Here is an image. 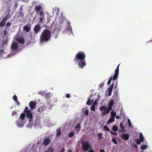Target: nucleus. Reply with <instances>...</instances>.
I'll list each match as a JSON object with an SVG mask.
<instances>
[{
  "instance_id": "obj_1",
  "label": "nucleus",
  "mask_w": 152,
  "mask_h": 152,
  "mask_svg": "<svg viewBox=\"0 0 152 152\" xmlns=\"http://www.w3.org/2000/svg\"><path fill=\"white\" fill-rule=\"evenodd\" d=\"M51 37V32L48 29L44 30L40 36V41L41 42L48 41Z\"/></svg>"
},
{
  "instance_id": "obj_2",
  "label": "nucleus",
  "mask_w": 152,
  "mask_h": 152,
  "mask_svg": "<svg viewBox=\"0 0 152 152\" xmlns=\"http://www.w3.org/2000/svg\"><path fill=\"white\" fill-rule=\"evenodd\" d=\"M120 64H119L117 68L115 69V74L113 75V76H111V78L109 79L107 83V84L108 85L110 84L111 83V80L114 81V82H115V81L116 80V83L115 85V88H116L118 84V80H117L118 78V76L119 75V66Z\"/></svg>"
},
{
  "instance_id": "obj_3",
  "label": "nucleus",
  "mask_w": 152,
  "mask_h": 152,
  "mask_svg": "<svg viewBox=\"0 0 152 152\" xmlns=\"http://www.w3.org/2000/svg\"><path fill=\"white\" fill-rule=\"evenodd\" d=\"M86 57V55L84 53L78 52L75 56L74 60L76 62H78L80 61L85 60Z\"/></svg>"
},
{
  "instance_id": "obj_4",
  "label": "nucleus",
  "mask_w": 152,
  "mask_h": 152,
  "mask_svg": "<svg viewBox=\"0 0 152 152\" xmlns=\"http://www.w3.org/2000/svg\"><path fill=\"white\" fill-rule=\"evenodd\" d=\"M28 107H25L24 110L23 111V112L25 113L26 117L27 118L29 119V121L31 122L33 120V115L31 109L28 110Z\"/></svg>"
},
{
  "instance_id": "obj_5",
  "label": "nucleus",
  "mask_w": 152,
  "mask_h": 152,
  "mask_svg": "<svg viewBox=\"0 0 152 152\" xmlns=\"http://www.w3.org/2000/svg\"><path fill=\"white\" fill-rule=\"evenodd\" d=\"M18 47V45L16 42L12 43L11 46V49L13 51H15L17 50Z\"/></svg>"
},
{
  "instance_id": "obj_6",
  "label": "nucleus",
  "mask_w": 152,
  "mask_h": 152,
  "mask_svg": "<svg viewBox=\"0 0 152 152\" xmlns=\"http://www.w3.org/2000/svg\"><path fill=\"white\" fill-rule=\"evenodd\" d=\"M82 146L83 150L85 151H87L90 146L88 142L86 141L82 142Z\"/></svg>"
},
{
  "instance_id": "obj_7",
  "label": "nucleus",
  "mask_w": 152,
  "mask_h": 152,
  "mask_svg": "<svg viewBox=\"0 0 152 152\" xmlns=\"http://www.w3.org/2000/svg\"><path fill=\"white\" fill-rule=\"evenodd\" d=\"M78 62H79L78 64V66L81 68H83L84 66L86 65V62L85 60L80 61Z\"/></svg>"
},
{
  "instance_id": "obj_8",
  "label": "nucleus",
  "mask_w": 152,
  "mask_h": 152,
  "mask_svg": "<svg viewBox=\"0 0 152 152\" xmlns=\"http://www.w3.org/2000/svg\"><path fill=\"white\" fill-rule=\"evenodd\" d=\"M29 105L31 109L34 110L36 106V102L31 101L29 102Z\"/></svg>"
},
{
  "instance_id": "obj_9",
  "label": "nucleus",
  "mask_w": 152,
  "mask_h": 152,
  "mask_svg": "<svg viewBox=\"0 0 152 152\" xmlns=\"http://www.w3.org/2000/svg\"><path fill=\"white\" fill-rule=\"evenodd\" d=\"M41 30V27L39 25H37L35 26L34 28V33L37 34Z\"/></svg>"
},
{
  "instance_id": "obj_10",
  "label": "nucleus",
  "mask_w": 152,
  "mask_h": 152,
  "mask_svg": "<svg viewBox=\"0 0 152 152\" xmlns=\"http://www.w3.org/2000/svg\"><path fill=\"white\" fill-rule=\"evenodd\" d=\"M114 104V100L111 99L109 102L108 104V107L110 109H112V108Z\"/></svg>"
},
{
  "instance_id": "obj_11",
  "label": "nucleus",
  "mask_w": 152,
  "mask_h": 152,
  "mask_svg": "<svg viewBox=\"0 0 152 152\" xmlns=\"http://www.w3.org/2000/svg\"><path fill=\"white\" fill-rule=\"evenodd\" d=\"M51 142V140L49 138H47L44 139L43 144L45 146H47Z\"/></svg>"
},
{
  "instance_id": "obj_12",
  "label": "nucleus",
  "mask_w": 152,
  "mask_h": 152,
  "mask_svg": "<svg viewBox=\"0 0 152 152\" xmlns=\"http://www.w3.org/2000/svg\"><path fill=\"white\" fill-rule=\"evenodd\" d=\"M16 40L17 42L21 44H24L25 42V41L23 38L17 37L16 38Z\"/></svg>"
},
{
  "instance_id": "obj_13",
  "label": "nucleus",
  "mask_w": 152,
  "mask_h": 152,
  "mask_svg": "<svg viewBox=\"0 0 152 152\" xmlns=\"http://www.w3.org/2000/svg\"><path fill=\"white\" fill-rule=\"evenodd\" d=\"M121 137L125 140H128L129 138V135L127 134H123L121 135Z\"/></svg>"
},
{
  "instance_id": "obj_14",
  "label": "nucleus",
  "mask_w": 152,
  "mask_h": 152,
  "mask_svg": "<svg viewBox=\"0 0 152 152\" xmlns=\"http://www.w3.org/2000/svg\"><path fill=\"white\" fill-rule=\"evenodd\" d=\"M42 7L41 5H36L35 6L34 9L36 12H38V11H40L41 10H42Z\"/></svg>"
},
{
  "instance_id": "obj_15",
  "label": "nucleus",
  "mask_w": 152,
  "mask_h": 152,
  "mask_svg": "<svg viewBox=\"0 0 152 152\" xmlns=\"http://www.w3.org/2000/svg\"><path fill=\"white\" fill-rule=\"evenodd\" d=\"M56 137L58 138L61 134V132L60 129H58L56 130Z\"/></svg>"
},
{
  "instance_id": "obj_16",
  "label": "nucleus",
  "mask_w": 152,
  "mask_h": 152,
  "mask_svg": "<svg viewBox=\"0 0 152 152\" xmlns=\"http://www.w3.org/2000/svg\"><path fill=\"white\" fill-rule=\"evenodd\" d=\"M118 92L117 91L115 92V96L113 97L115 99L116 98L117 99V101L118 102L119 101V99H118Z\"/></svg>"
},
{
  "instance_id": "obj_17",
  "label": "nucleus",
  "mask_w": 152,
  "mask_h": 152,
  "mask_svg": "<svg viewBox=\"0 0 152 152\" xmlns=\"http://www.w3.org/2000/svg\"><path fill=\"white\" fill-rule=\"evenodd\" d=\"M38 13H39V16L40 17H44V14L43 11V10H41L39 11Z\"/></svg>"
},
{
  "instance_id": "obj_18",
  "label": "nucleus",
  "mask_w": 152,
  "mask_h": 152,
  "mask_svg": "<svg viewBox=\"0 0 152 152\" xmlns=\"http://www.w3.org/2000/svg\"><path fill=\"white\" fill-rule=\"evenodd\" d=\"M25 115H25V113H24L23 112V113H21L20 115V118L21 119L23 120L25 118Z\"/></svg>"
},
{
  "instance_id": "obj_19",
  "label": "nucleus",
  "mask_w": 152,
  "mask_h": 152,
  "mask_svg": "<svg viewBox=\"0 0 152 152\" xmlns=\"http://www.w3.org/2000/svg\"><path fill=\"white\" fill-rule=\"evenodd\" d=\"M23 28L27 32H28L30 31V28L28 27L27 26H24L23 27Z\"/></svg>"
},
{
  "instance_id": "obj_20",
  "label": "nucleus",
  "mask_w": 152,
  "mask_h": 152,
  "mask_svg": "<svg viewBox=\"0 0 152 152\" xmlns=\"http://www.w3.org/2000/svg\"><path fill=\"white\" fill-rule=\"evenodd\" d=\"M116 113L113 111H112L111 113V115L112 118H115V116H116Z\"/></svg>"
},
{
  "instance_id": "obj_21",
  "label": "nucleus",
  "mask_w": 152,
  "mask_h": 152,
  "mask_svg": "<svg viewBox=\"0 0 152 152\" xmlns=\"http://www.w3.org/2000/svg\"><path fill=\"white\" fill-rule=\"evenodd\" d=\"M54 149L52 148H50L47 150L45 151L44 152H53Z\"/></svg>"
},
{
  "instance_id": "obj_22",
  "label": "nucleus",
  "mask_w": 152,
  "mask_h": 152,
  "mask_svg": "<svg viewBox=\"0 0 152 152\" xmlns=\"http://www.w3.org/2000/svg\"><path fill=\"white\" fill-rule=\"evenodd\" d=\"M99 110L101 111H105L107 110V107L105 106H102L99 108Z\"/></svg>"
},
{
  "instance_id": "obj_23",
  "label": "nucleus",
  "mask_w": 152,
  "mask_h": 152,
  "mask_svg": "<svg viewBox=\"0 0 152 152\" xmlns=\"http://www.w3.org/2000/svg\"><path fill=\"white\" fill-rule=\"evenodd\" d=\"M114 119L115 118H113L111 117L108 120L107 122V124H108L114 121Z\"/></svg>"
},
{
  "instance_id": "obj_24",
  "label": "nucleus",
  "mask_w": 152,
  "mask_h": 152,
  "mask_svg": "<svg viewBox=\"0 0 152 152\" xmlns=\"http://www.w3.org/2000/svg\"><path fill=\"white\" fill-rule=\"evenodd\" d=\"M9 18V15H7L5 17L3 18L2 20L6 22V21Z\"/></svg>"
},
{
  "instance_id": "obj_25",
  "label": "nucleus",
  "mask_w": 152,
  "mask_h": 152,
  "mask_svg": "<svg viewBox=\"0 0 152 152\" xmlns=\"http://www.w3.org/2000/svg\"><path fill=\"white\" fill-rule=\"evenodd\" d=\"M140 140L142 142H143L144 140V138L141 133H140Z\"/></svg>"
},
{
  "instance_id": "obj_26",
  "label": "nucleus",
  "mask_w": 152,
  "mask_h": 152,
  "mask_svg": "<svg viewBox=\"0 0 152 152\" xmlns=\"http://www.w3.org/2000/svg\"><path fill=\"white\" fill-rule=\"evenodd\" d=\"M5 21L2 20L0 22V27H3L4 26L5 24Z\"/></svg>"
},
{
  "instance_id": "obj_27",
  "label": "nucleus",
  "mask_w": 152,
  "mask_h": 152,
  "mask_svg": "<svg viewBox=\"0 0 152 152\" xmlns=\"http://www.w3.org/2000/svg\"><path fill=\"white\" fill-rule=\"evenodd\" d=\"M113 129L114 131H117L118 129V127L115 125H114L113 127Z\"/></svg>"
},
{
  "instance_id": "obj_28",
  "label": "nucleus",
  "mask_w": 152,
  "mask_h": 152,
  "mask_svg": "<svg viewBox=\"0 0 152 152\" xmlns=\"http://www.w3.org/2000/svg\"><path fill=\"white\" fill-rule=\"evenodd\" d=\"M44 109L42 107H39L38 109V111L40 113H42Z\"/></svg>"
},
{
  "instance_id": "obj_29",
  "label": "nucleus",
  "mask_w": 152,
  "mask_h": 152,
  "mask_svg": "<svg viewBox=\"0 0 152 152\" xmlns=\"http://www.w3.org/2000/svg\"><path fill=\"white\" fill-rule=\"evenodd\" d=\"M104 129L105 131H107L108 132H110V129L108 127L106 126H105L104 127Z\"/></svg>"
},
{
  "instance_id": "obj_30",
  "label": "nucleus",
  "mask_w": 152,
  "mask_h": 152,
  "mask_svg": "<svg viewBox=\"0 0 152 152\" xmlns=\"http://www.w3.org/2000/svg\"><path fill=\"white\" fill-rule=\"evenodd\" d=\"M147 147V145H144L142 146L141 148V149L142 150H145V149Z\"/></svg>"
},
{
  "instance_id": "obj_31",
  "label": "nucleus",
  "mask_w": 152,
  "mask_h": 152,
  "mask_svg": "<svg viewBox=\"0 0 152 152\" xmlns=\"http://www.w3.org/2000/svg\"><path fill=\"white\" fill-rule=\"evenodd\" d=\"M135 142H136L137 145H139L140 144L141 142H142L140 140L137 138L135 140Z\"/></svg>"
},
{
  "instance_id": "obj_32",
  "label": "nucleus",
  "mask_w": 152,
  "mask_h": 152,
  "mask_svg": "<svg viewBox=\"0 0 152 152\" xmlns=\"http://www.w3.org/2000/svg\"><path fill=\"white\" fill-rule=\"evenodd\" d=\"M112 89H111L110 88H109L108 89V95L109 96H110L111 95L112 92Z\"/></svg>"
},
{
  "instance_id": "obj_33",
  "label": "nucleus",
  "mask_w": 152,
  "mask_h": 152,
  "mask_svg": "<svg viewBox=\"0 0 152 152\" xmlns=\"http://www.w3.org/2000/svg\"><path fill=\"white\" fill-rule=\"evenodd\" d=\"M75 135V133L73 132H71L69 135V137H73Z\"/></svg>"
},
{
  "instance_id": "obj_34",
  "label": "nucleus",
  "mask_w": 152,
  "mask_h": 152,
  "mask_svg": "<svg viewBox=\"0 0 152 152\" xmlns=\"http://www.w3.org/2000/svg\"><path fill=\"white\" fill-rule=\"evenodd\" d=\"M91 101L90 99H88L86 102V104L88 105H91Z\"/></svg>"
},
{
  "instance_id": "obj_35",
  "label": "nucleus",
  "mask_w": 152,
  "mask_h": 152,
  "mask_svg": "<svg viewBox=\"0 0 152 152\" xmlns=\"http://www.w3.org/2000/svg\"><path fill=\"white\" fill-rule=\"evenodd\" d=\"M112 109H110L108 107L107 109V110L105 111V113L106 114H108L109 113L110 111L112 110Z\"/></svg>"
},
{
  "instance_id": "obj_36",
  "label": "nucleus",
  "mask_w": 152,
  "mask_h": 152,
  "mask_svg": "<svg viewBox=\"0 0 152 152\" xmlns=\"http://www.w3.org/2000/svg\"><path fill=\"white\" fill-rule=\"evenodd\" d=\"M102 134L101 133H99L98 134V139H101L102 138Z\"/></svg>"
},
{
  "instance_id": "obj_37",
  "label": "nucleus",
  "mask_w": 152,
  "mask_h": 152,
  "mask_svg": "<svg viewBox=\"0 0 152 152\" xmlns=\"http://www.w3.org/2000/svg\"><path fill=\"white\" fill-rule=\"evenodd\" d=\"M128 122L129 124V126L130 127H132V124L130 120L129 119H128Z\"/></svg>"
},
{
  "instance_id": "obj_38",
  "label": "nucleus",
  "mask_w": 152,
  "mask_h": 152,
  "mask_svg": "<svg viewBox=\"0 0 152 152\" xmlns=\"http://www.w3.org/2000/svg\"><path fill=\"white\" fill-rule=\"evenodd\" d=\"M6 26L7 27H10L11 26V23L10 22H7L6 23Z\"/></svg>"
},
{
  "instance_id": "obj_39",
  "label": "nucleus",
  "mask_w": 152,
  "mask_h": 152,
  "mask_svg": "<svg viewBox=\"0 0 152 152\" xmlns=\"http://www.w3.org/2000/svg\"><path fill=\"white\" fill-rule=\"evenodd\" d=\"M13 99L15 101H16L18 100L17 96L15 95H14L13 96Z\"/></svg>"
},
{
  "instance_id": "obj_40",
  "label": "nucleus",
  "mask_w": 152,
  "mask_h": 152,
  "mask_svg": "<svg viewBox=\"0 0 152 152\" xmlns=\"http://www.w3.org/2000/svg\"><path fill=\"white\" fill-rule=\"evenodd\" d=\"M95 107L94 105H92L91 107V110L92 111H95Z\"/></svg>"
},
{
  "instance_id": "obj_41",
  "label": "nucleus",
  "mask_w": 152,
  "mask_h": 152,
  "mask_svg": "<svg viewBox=\"0 0 152 152\" xmlns=\"http://www.w3.org/2000/svg\"><path fill=\"white\" fill-rule=\"evenodd\" d=\"M113 142L115 143V144H117V141H116V140H115V139L114 138H113V139L112 140H111Z\"/></svg>"
},
{
  "instance_id": "obj_42",
  "label": "nucleus",
  "mask_w": 152,
  "mask_h": 152,
  "mask_svg": "<svg viewBox=\"0 0 152 152\" xmlns=\"http://www.w3.org/2000/svg\"><path fill=\"white\" fill-rule=\"evenodd\" d=\"M80 126V124H78L75 126V129H77Z\"/></svg>"
},
{
  "instance_id": "obj_43",
  "label": "nucleus",
  "mask_w": 152,
  "mask_h": 152,
  "mask_svg": "<svg viewBox=\"0 0 152 152\" xmlns=\"http://www.w3.org/2000/svg\"><path fill=\"white\" fill-rule=\"evenodd\" d=\"M104 82H102L99 85V88H102L104 86Z\"/></svg>"
},
{
  "instance_id": "obj_44",
  "label": "nucleus",
  "mask_w": 152,
  "mask_h": 152,
  "mask_svg": "<svg viewBox=\"0 0 152 152\" xmlns=\"http://www.w3.org/2000/svg\"><path fill=\"white\" fill-rule=\"evenodd\" d=\"M114 82H113V83H112V84L110 86L109 88H110L111 89H112L113 90V88L114 87Z\"/></svg>"
},
{
  "instance_id": "obj_45",
  "label": "nucleus",
  "mask_w": 152,
  "mask_h": 152,
  "mask_svg": "<svg viewBox=\"0 0 152 152\" xmlns=\"http://www.w3.org/2000/svg\"><path fill=\"white\" fill-rule=\"evenodd\" d=\"M114 82H113V83H112V84L110 86L109 88H110L111 89H112L113 90V88L114 87Z\"/></svg>"
},
{
  "instance_id": "obj_46",
  "label": "nucleus",
  "mask_w": 152,
  "mask_h": 152,
  "mask_svg": "<svg viewBox=\"0 0 152 152\" xmlns=\"http://www.w3.org/2000/svg\"><path fill=\"white\" fill-rule=\"evenodd\" d=\"M120 127L122 128L123 129H124V126L123 125L122 123L121 122L120 124Z\"/></svg>"
},
{
  "instance_id": "obj_47",
  "label": "nucleus",
  "mask_w": 152,
  "mask_h": 152,
  "mask_svg": "<svg viewBox=\"0 0 152 152\" xmlns=\"http://www.w3.org/2000/svg\"><path fill=\"white\" fill-rule=\"evenodd\" d=\"M45 17H40V19H39V22L40 23H41L42 22L43 20V19Z\"/></svg>"
},
{
  "instance_id": "obj_48",
  "label": "nucleus",
  "mask_w": 152,
  "mask_h": 152,
  "mask_svg": "<svg viewBox=\"0 0 152 152\" xmlns=\"http://www.w3.org/2000/svg\"><path fill=\"white\" fill-rule=\"evenodd\" d=\"M16 112H15V111H13L12 112V116H14V115H16Z\"/></svg>"
},
{
  "instance_id": "obj_49",
  "label": "nucleus",
  "mask_w": 152,
  "mask_h": 152,
  "mask_svg": "<svg viewBox=\"0 0 152 152\" xmlns=\"http://www.w3.org/2000/svg\"><path fill=\"white\" fill-rule=\"evenodd\" d=\"M89 112L88 110H87L85 112V115H88V114Z\"/></svg>"
},
{
  "instance_id": "obj_50",
  "label": "nucleus",
  "mask_w": 152,
  "mask_h": 152,
  "mask_svg": "<svg viewBox=\"0 0 152 152\" xmlns=\"http://www.w3.org/2000/svg\"><path fill=\"white\" fill-rule=\"evenodd\" d=\"M66 98H69L70 97V95L69 94H67L66 95Z\"/></svg>"
},
{
  "instance_id": "obj_51",
  "label": "nucleus",
  "mask_w": 152,
  "mask_h": 152,
  "mask_svg": "<svg viewBox=\"0 0 152 152\" xmlns=\"http://www.w3.org/2000/svg\"><path fill=\"white\" fill-rule=\"evenodd\" d=\"M106 114V113H105V111H103L102 113V116H104Z\"/></svg>"
},
{
  "instance_id": "obj_52",
  "label": "nucleus",
  "mask_w": 152,
  "mask_h": 152,
  "mask_svg": "<svg viewBox=\"0 0 152 152\" xmlns=\"http://www.w3.org/2000/svg\"><path fill=\"white\" fill-rule=\"evenodd\" d=\"M110 133L113 135H117V133H114L112 132H110Z\"/></svg>"
},
{
  "instance_id": "obj_53",
  "label": "nucleus",
  "mask_w": 152,
  "mask_h": 152,
  "mask_svg": "<svg viewBox=\"0 0 152 152\" xmlns=\"http://www.w3.org/2000/svg\"><path fill=\"white\" fill-rule=\"evenodd\" d=\"M7 34V32L6 31L4 30L3 32V34L4 36L6 35Z\"/></svg>"
},
{
  "instance_id": "obj_54",
  "label": "nucleus",
  "mask_w": 152,
  "mask_h": 152,
  "mask_svg": "<svg viewBox=\"0 0 152 152\" xmlns=\"http://www.w3.org/2000/svg\"><path fill=\"white\" fill-rule=\"evenodd\" d=\"M133 146L134 147L136 148H137V145H135L134 144H133Z\"/></svg>"
},
{
  "instance_id": "obj_55",
  "label": "nucleus",
  "mask_w": 152,
  "mask_h": 152,
  "mask_svg": "<svg viewBox=\"0 0 152 152\" xmlns=\"http://www.w3.org/2000/svg\"><path fill=\"white\" fill-rule=\"evenodd\" d=\"M97 104V103L96 102V101H95L94 103V104L93 105L95 106V105H96Z\"/></svg>"
},
{
  "instance_id": "obj_56",
  "label": "nucleus",
  "mask_w": 152,
  "mask_h": 152,
  "mask_svg": "<svg viewBox=\"0 0 152 152\" xmlns=\"http://www.w3.org/2000/svg\"><path fill=\"white\" fill-rule=\"evenodd\" d=\"M99 152H105L104 150L103 149H100L99 150Z\"/></svg>"
},
{
  "instance_id": "obj_57",
  "label": "nucleus",
  "mask_w": 152,
  "mask_h": 152,
  "mask_svg": "<svg viewBox=\"0 0 152 152\" xmlns=\"http://www.w3.org/2000/svg\"><path fill=\"white\" fill-rule=\"evenodd\" d=\"M16 102V103H17V104L18 105H20V103H19V102L17 100V101H15Z\"/></svg>"
},
{
  "instance_id": "obj_58",
  "label": "nucleus",
  "mask_w": 152,
  "mask_h": 152,
  "mask_svg": "<svg viewBox=\"0 0 152 152\" xmlns=\"http://www.w3.org/2000/svg\"><path fill=\"white\" fill-rule=\"evenodd\" d=\"M116 118L117 119H119V116H118V115L116 116Z\"/></svg>"
},
{
  "instance_id": "obj_59",
  "label": "nucleus",
  "mask_w": 152,
  "mask_h": 152,
  "mask_svg": "<svg viewBox=\"0 0 152 152\" xmlns=\"http://www.w3.org/2000/svg\"><path fill=\"white\" fill-rule=\"evenodd\" d=\"M4 51V50H0V53H3Z\"/></svg>"
},
{
  "instance_id": "obj_60",
  "label": "nucleus",
  "mask_w": 152,
  "mask_h": 152,
  "mask_svg": "<svg viewBox=\"0 0 152 152\" xmlns=\"http://www.w3.org/2000/svg\"><path fill=\"white\" fill-rule=\"evenodd\" d=\"M88 152H94V151L92 149H91Z\"/></svg>"
},
{
  "instance_id": "obj_61",
  "label": "nucleus",
  "mask_w": 152,
  "mask_h": 152,
  "mask_svg": "<svg viewBox=\"0 0 152 152\" xmlns=\"http://www.w3.org/2000/svg\"><path fill=\"white\" fill-rule=\"evenodd\" d=\"M67 152H72V151L71 150L69 149L68 150Z\"/></svg>"
},
{
  "instance_id": "obj_62",
  "label": "nucleus",
  "mask_w": 152,
  "mask_h": 152,
  "mask_svg": "<svg viewBox=\"0 0 152 152\" xmlns=\"http://www.w3.org/2000/svg\"><path fill=\"white\" fill-rule=\"evenodd\" d=\"M6 43V42H4H4H3V43L4 44H5V43Z\"/></svg>"
},
{
  "instance_id": "obj_63",
  "label": "nucleus",
  "mask_w": 152,
  "mask_h": 152,
  "mask_svg": "<svg viewBox=\"0 0 152 152\" xmlns=\"http://www.w3.org/2000/svg\"><path fill=\"white\" fill-rule=\"evenodd\" d=\"M68 25H70V22H68Z\"/></svg>"
},
{
  "instance_id": "obj_64",
  "label": "nucleus",
  "mask_w": 152,
  "mask_h": 152,
  "mask_svg": "<svg viewBox=\"0 0 152 152\" xmlns=\"http://www.w3.org/2000/svg\"><path fill=\"white\" fill-rule=\"evenodd\" d=\"M16 124H17V125H18V122H16Z\"/></svg>"
}]
</instances>
